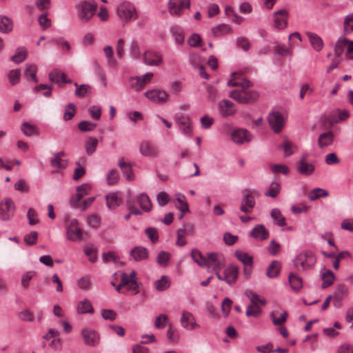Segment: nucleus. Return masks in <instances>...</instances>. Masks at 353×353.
Listing matches in <instances>:
<instances>
[{"label":"nucleus","instance_id":"nucleus-8","mask_svg":"<svg viewBox=\"0 0 353 353\" xmlns=\"http://www.w3.org/2000/svg\"><path fill=\"white\" fill-rule=\"evenodd\" d=\"M190 6V0H170L168 10L171 15L179 17L184 9L189 8Z\"/></svg>","mask_w":353,"mask_h":353},{"label":"nucleus","instance_id":"nucleus-55","mask_svg":"<svg viewBox=\"0 0 353 353\" xmlns=\"http://www.w3.org/2000/svg\"><path fill=\"white\" fill-rule=\"evenodd\" d=\"M261 312L260 307L256 304H250L246 310V316L257 318Z\"/></svg>","mask_w":353,"mask_h":353},{"label":"nucleus","instance_id":"nucleus-52","mask_svg":"<svg viewBox=\"0 0 353 353\" xmlns=\"http://www.w3.org/2000/svg\"><path fill=\"white\" fill-rule=\"evenodd\" d=\"M212 32L215 37H220L230 32V28L228 25L222 24L213 28Z\"/></svg>","mask_w":353,"mask_h":353},{"label":"nucleus","instance_id":"nucleus-34","mask_svg":"<svg viewBox=\"0 0 353 353\" xmlns=\"http://www.w3.org/2000/svg\"><path fill=\"white\" fill-rule=\"evenodd\" d=\"M288 281L292 290L294 291L298 292L303 287L302 279L298 275L293 274L292 272L289 274Z\"/></svg>","mask_w":353,"mask_h":353},{"label":"nucleus","instance_id":"nucleus-21","mask_svg":"<svg viewBox=\"0 0 353 353\" xmlns=\"http://www.w3.org/2000/svg\"><path fill=\"white\" fill-rule=\"evenodd\" d=\"M181 325L186 330H192L199 327L194 316L190 312H183L181 318Z\"/></svg>","mask_w":353,"mask_h":353},{"label":"nucleus","instance_id":"nucleus-37","mask_svg":"<svg viewBox=\"0 0 353 353\" xmlns=\"http://www.w3.org/2000/svg\"><path fill=\"white\" fill-rule=\"evenodd\" d=\"M37 67L34 64L27 65L23 75L28 80H32L34 83L38 82L37 77Z\"/></svg>","mask_w":353,"mask_h":353},{"label":"nucleus","instance_id":"nucleus-43","mask_svg":"<svg viewBox=\"0 0 353 353\" xmlns=\"http://www.w3.org/2000/svg\"><path fill=\"white\" fill-rule=\"evenodd\" d=\"M271 217L276 221L279 226H284L286 225L285 218L282 215L281 211L277 208L272 210L270 213Z\"/></svg>","mask_w":353,"mask_h":353},{"label":"nucleus","instance_id":"nucleus-10","mask_svg":"<svg viewBox=\"0 0 353 353\" xmlns=\"http://www.w3.org/2000/svg\"><path fill=\"white\" fill-rule=\"evenodd\" d=\"M15 205L14 202L7 199L0 203V218L3 221H8L14 216Z\"/></svg>","mask_w":353,"mask_h":353},{"label":"nucleus","instance_id":"nucleus-45","mask_svg":"<svg viewBox=\"0 0 353 353\" xmlns=\"http://www.w3.org/2000/svg\"><path fill=\"white\" fill-rule=\"evenodd\" d=\"M74 84L76 87L75 94L78 97L83 98L91 92V87L88 85L83 84L79 86L77 83Z\"/></svg>","mask_w":353,"mask_h":353},{"label":"nucleus","instance_id":"nucleus-30","mask_svg":"<svg viewBox=\"0 0 353 353\" xmlns=\"http://www.w3.org/2000/svg\"><path fill=\"white\" fill-rule=\"evenodd\" d=\"M334 139V135L333 132L330 131L322 133L319 135L318 139L319 146L321 148L327 147L333 143Z\"/></svg>","mask_w":353,"mask_h":353},{"label":"nucleus","instance_id":"nucleus-17","mask_svg":"<svg viewBox=\"0 0 353 353\" xmlns=\"http://www.w3.org/2000/svg\"><path fill=\"white\" fill-rule=\"evenodd\" d=\"M207 259L210 265L208 267L212 266L215 271H220L225 265V259L223 255H217L213 252L209 253Z\"/></svg>","mask_w":353,"mask_h":353},{"label":"nucleus","instance_id":"nucleus-64","mask_svg":"<svg viewBox=\"0 0 353 353\" xmlns=\"http://www.w3.org/2000/svg\"><path fill=\"white\" fill-rule=\"evenodd\" d=\"M101 316L105 320L113 321L117 319V314L112 310L103 309L101 310Z\"/></svg>","mask_w":353,"mask_h":353},{"label":"nucleus","instance_id":"nucleus-38","mask_svg":"<svg viewBox=\"0 0 353 353\" xmlns=\"http://www.w3.org/2000/svg\"><path fill=\"white\" fill-rule=\"evenodd\" d=\"M12 21L6 16H0V32L8 33L12 30Z\"/></svg>","mask_w":353,"mask_h":353},{"label":"nucleus","instance_id":"nucleus-60","mask_svg":"<svg viewBox=\"0 0 353 353\" xmlns=\"http://www.w3.org/2000/svg\"><path fill=\"white\" fill-rule=\"evenodd\" d=\"M232 301L226 297L223 299L221 305V310L224 316H228L232 307Z\"/></svg>","mask_w":353,"mask_h":353},{"label":"nucleus","instance_id":"nucleus-12","mask_svg":"<svg viewBox=\"0 0 353 353\" xmlns=\"http://www.w3.org/2000/svg\"><path fill=\"white\" fill-rule=\"evenodd\" d=\"M231 139L236 144L248 143L252 139L251 134L245 129H236L231 132Z\"/></svg>","mask_w":353,"mask_h":353},{"label":"nucleus","instance_id":"nucleus-2","mask_svg":"<svg viewBox=\"0 0 353 353\" xmlns=\"http://www.w3.org/2000/svg\"><path fill=\"white\" fill-rule=\"evenodd\" d=\"M244 196L241 200L240 210L242 212L251 213L256 205L255 196L257 191L252 188H245L243 191Z\"/></svg>","mask_w":353,"mask_h":353},{"label":"nucleus","instance_id":"nucleus-54","mask_svg":"<svg viewBox=\"0 0 353 353\" xmlns=\"http://www.w3.org/2000/svg\"><path fill=\"white\" fill-rule=\"evenodd\" d=\"M170 254L165 251H161L159 253L157 258V263L161 266L165 267L168 265L170 261Z\"/></svg>","mask_w":353,"mask_h":353},{"label":"nucleus","instance_id":"nucleus-26","mask_svg":"<svg viewBox=\"0 0 353 353\" xmlns=\"http://www.w3.org/2000/svg\"><path fill=\"white\" fill-rule=\"evenodd\" d=\"M297 170L301 174L310 175L314 170V166L307 161L306 156H303L297 165Z\"/></svg>","mask_w":353,"mask_h":353},{"label":"nucleus","instance_id":"nucleus-14","mask_svg":"<svg viewBox=\"0 0 353 353\" xmlns=\"http://www.w3.org/2000/svg\"><path fill=\"white\" fill-rule=\"evenodd\" d=\"M288 12L286 10H280L274 14V26L276 28L282 30L288 26Z\"/></svg>","mask_w":353,"mask_h":353},{"label":"nucleus","instance_id":"nucleus-24","mask_svg":"<svg viewBox=\"0 0 353 353\" xmlns=\"http://www.w3.org/2000/svg\"><path fill=\"white\" fill-rule=\"evenodd\" d=\"M130 254L137 262L146 260L149 256L148 250L143 246L134 247L130 250Z\"/></svg>","mask_w":353,"mask_h":353},{"label":"nucleus","instance_id":"nucleus-62","mask_svg":"<svg viewBox=\"0 0 353 353\" xmlns=\"http://www.w3.org/2000/svg\"><path fill=\"white\" fill-rule=\"evenodd\" d=\"M145 234L152 243H156L159 240L158 231L155 228H148L145 230Z\"/></svg>","mask_w":353,"mask_h":353},{"label":"nucleus","instance_id":"nucleus-20","mask_svg":"<svg viewBox=\"0 0 353 353\" xmlns=\"http://www.w3.org/2000/svg\"><path fill=\"white\" fill-rule=\"evenodd\" d=\"M82 334L88 345H95L99 341V335L95 330L85 328L82 330Z\"/></svg>","mask_w":353,"mask_h":353},{"label":"nucleus","instance_id":"nucleus-39","mask_svg":"<svg viewBox=\"0 0 353 353\" xmlns=\"http://www.w3.org/2000/svg\"><path fill=\"white\" fill-rule=\"evenodd\" d=\"M234 255L245 266H252L253 259L248 253L237 250L235 252Z\"/></svg>","mask_w":353,"mask_h":353},{"label":"nucleus","instance_id":"nucleus-51","mask_svg":"<svg viewBox=\"0 0 353 353\" xmlns=\"http://www.w3.org/2000/svg\"><path fill=\"white\" fill-rule=\"evenodd\" d=\"M168 322V316L167 314H161L157 316L154 321V326L157 329H163Z\"/></svg>","mask_w":353,"mask_h":353},{"label":"nucleus","instance_id":"nucleus-57","mask_svg":"<svg viewBox=\"0 0 353 353\" xmlns=\"http://www.w3.org/2000/svg\"><path fill=\"white\" fill-rule=\"evenodd\" d=\"M275 53L280 56H290L292 50L285 45L277 44L275 47Z\"/></svg>","mask_w":353,"mask_h":353},{"label":"nucleus","instance_id":"nucleus-1","mask_svg":"<svg viewBox=\"0 0 353 353\" xmlns=\"http://www.w3.org/2000/svg\"><path fill=\"white\" fill-rule=\"evenodd\" d=\"M228 85L236 88L230 92V97L240 103H249L258 98V93L250 89L252 83L239 73H233Z\"/></svg>","mask_w":353,"mask_h":353},{"label":"nucleus","instance_id":"nucleus-40","mask_svg":"<svg viewBox=\"0 0 353 353\" xmlns=\"http://www.w3.org/2000/svg\"><path fill=\"white\" fill-rule=\"evenodd\" d=\"M170 31L175 38V41L179 45H182L184 42V33L181 27L179 26H173Z\"/></svg>","mask_w":353,"mask_h":353},{"label":"nucleus","instance_id":"nucleus-16","mask_svg":"<svg viewBox=\"0 0 353 353\" xmlns=\"http://www.w3.org/2000/svg\"><path fill=\"white\" fill-rule=\"evenodd\" d=\"M139 150L142 155L150 158L157 157L159 153L157 147L148 141L142 142L140 144Z\"/></svg>","mask_w":353,"mask_h":353},{"label":"nucleus","instance_id":"nucleus-53","mask_svg":"<svg viewBox=\"0 0 353 353\" xmlns=\"http://www.w3.org/2000/svg\"><path fill=\"white\" fill-rule=\"evenodd\" d=\"M118 164L125 176H132L135 174L130 165L123 161V159L119 160Z\"/></svg>","mask_w":353,"mask_h":353},{"label":"nucleus","instance_id":"nucleus-48","mask_svg":"<svg viewBox=\"0 0 353 353\" xmlns=\"http://www.w3.org/2000/svg\"><path fill=\"white\" fill-rule=\"evenodd\" d=\"M21 77V70L19 69L11 70L8 74V78L10 83L14 85L19 83Z\"/></svg>","mask_w":353,"mask_h":353},{"label":"nucleus","instance_id":"nucleus-42","mask_svg":"<svg viewBox=\"0 0 353 353\" xmlns=\"http://www.w3.org/2000/svg\"><path fill=\"white\" fill-rule=\"evenodd\" d=\"M77 311L81 314H92L94 312V309L90 302L87 299H84L79 303L77 305Z\"/></svg>","mask_w":353,"mask_h":353},{"label":"nucleus","instance_id":"nucleus-35","mask_svg":"<svg viewBox=\"0 0 353 353\" xmlns=\"http://www.w3.org/2000/svg\"><path fill=\"white\" fill-rule=\"evenodd\" d=\"M191 256L194 261L201 267L209 266L207 258H205L201 252L198 250H192L191 252Z\"/></svg>","mask_w":353,"mask_h":353},{"label":"nucleus","instance_id":"nucleus-63","mask_svg":"<svg viewBox=\"0 0 353 353\" xmlns=\"http://www.w3.org/2000/svg\"><path fill=\"white\" fill-rule=\"evenodd\" d=\"M84 252L85 255L88 257L89 261L92 263H94L97 259V254L96 250L90 247V246H85L84 248Z\"/></svg>","mask_w":353,"mask_h":353},{"label":"nucleus","instance_id":"nucleus-19","mask_svg":"<svg viewBox=\"0 0 353 353\" xmlns=\"http://www.w3.org/2000/svg\"><path fill=\"white\" fill-rule=\"evenodd\" d=\"M219 109L220 114L225 117L236 112L234 104L228 99H223L219 103Z\"/></svg>","mask_w":353,"mask_h":353},{"label":"nucleus","instance_id":"nucleus-7","mask_svg":"<svg viewBox=\"0 0 353 353\" xmlns=\"http://www.w3.org/2000/svg\"><path fill=\"white\" fill-rule=\"evenodd\" d=\"M67 239L71 241H81L83 239V232L75 219L70 221L66 228Z\"/></svg>","mask_w":353,"mask_h":353},{"label":"nucleus","instance_id":"nucleus-28","mask_svg":"<svg viewBox=\"0 0 353 353\" xmlns=\"http://www.w3.org/2000/svg\"><path fill=\"white\" fill-rule=\"evenodd\" d=\"M49 79L51 81L54 82L59 85H61V83H72L71 80L66 79V75L65 73L57 70L50 72L49 74Z\"/></svg>","mask_w":353,"mask_h":353},{"label":"nucleus","instance_id":"nucleus-46","mask_svg":"<svg viewBox=\"0 0 353 353\" xmlns=\"http://www.w3.org/2000/svg\"><path fill=\"white\" fill-rule=\"evenodd\" d=\"M176 200L179 203L180 206L178 207V209L183 213H185L189 211L188 204L185 201V195L181 193H176L175 194Z\"/></svg>","mask_w":353,"mask_h":353},{"label":"nucleus","instance_id":"nucleus-61","mask_svg":"<svg viewBox=\"0 0 353 353\" xmlns=\"http://www.w3.org/2000/svg\"><path fill=\"white\" fill-rule=\"evenodd\" d=\"M97 127V124L90 121H83L79 123L78 128L81 131L88 132L93 130Z\"/></svg>","mask_w":353,"mask_h":353},{"label":"nucleus","instance_id":"nucleus-5","mask_svg":"<svg viewBox=\"0 0 353 353\" xmlns=\"http://www.w3.org/2000/svg\"><path fill=\"white\" fill-rule=\"evenodd\" d=\"M153 77L152 72H147L142 76L130 77L129 78L130 87L135 92H141L152 81Z\"/></svg>","mask_w":353,"mask_h":353},{"label":"nucleus","instance_id":"nucleus-13","mask_svg":"<svg viewBox=\"0 0 353 353\" xmlns=\"http://www.w3.org/2000/svg\"><path fill=\"white\" fill-rule=\"evenodd\" d=\"M67 155L64 152H59L52 154L50 159L51 166L56 170L65 169L68 165Z\"/></svg>","mask_w":353,"mask_h":353},{"label":"nucleus","instance_id":"nucleus-18","mask_svg":"<svg viewBox=\"0 0 353 353\" xmlns=\"http://www.w3.org/2000/svg\"><path fill=\"white\" fill-rule=\"evenodd\" d=\"M239 268L236 265L231 264L224 271V281L228 285H232L237 281Z\"/></svg>","mask_w":353,"mask_h":353},{"label":"nucleus","instance_id":"nucleus-59","mask_svg":"<svg viewBox=\"0 0 353 353\" xmlns=\"http://www.w3.org/2000/svg\"><path fill=\"white\" fill-rule=\"evenodd\" d=\"M130 53L132 58L137 59L139 57L141 51L138 41H132L130 44Z\"/></svg>","mask_w":353,"mask_h":353},{"label":"nucleus","instance_id":"nucleus-6","mask_svg":"<svg viewBox=\"0 0 353 353\" xmlns=\"http://www.w3.org/2000/svg\"><path fill=\"white\" fill-rule=\"evenodd\" d=\"M268 119L271 128L274 132L279 133L283 130L285 119L281 112L278 111L271 112Z\"/></svg>","mask_w":353,"mask_h":353},{"label":"nucleus","instance_id":"nucleus-29","mask_svg":"<svg viewBox=\"0 0 353 353\" xmlns=\"http://www.w3.org/2000/svg\"><path fill=\"white\" fill-rule=\"evenodd\" d=\"M307 36L314 50L319 52L323 49L324 43L319 35L314 32H307Z\"/></svg>","mask_w":353,"mask_h":353},{"label":"nucleus","instance_id":"nucleus-15","mask_svg":"<svg viewBox=\"0 0 353 353\" xmlns=\"http://www.w3.org/2000/svg\"><path fill=\"white\" fill-rule=\"evenodd\" d=\"M143 60L144 63L148 65H159L163 61L159 52L150 50L143 53Z\"/></svg>","mask_w":353,"mask_h":353},{"label":"nucleus","instance_id":"nucleus-11","mask_svg":"<svg viewBox=\"0 0 353 353\" xmlns=\"http://www.w3.org/2000/svg\"><path fill=\"white\" fill-rule=\"evenodd\" d=\"M144 95L147 99L156 103H164L169 98V94L166 92L160 90H148L145 92Z\"/></svg>","mask_w":353,"mask_h":353},{"label":"nucleus","instance_id":"nucleus-27","mask_svg":"<svg viewBox=\"0 0 353 353\" xmlns=\"http://www.w3.org/2000/svg\"><path fill=\"white\" fill-rule=\"evenodd\" d=\"M281 182L279 178L274 179L268 190L265 192V195L268 197L275 198L281 191Z\"/></svg>","mask_w":353,"mask_h":353},{"label":"nucleus","instance_id":"nucleus-4","mask_svg":"<svg viewBox=\"0 0 353 353\" xmlns=\"http://www.w3.org/2000/svg\"><path fill=\"white\" fill-rule=\"evenodd\" d=\"M97 5L94 1H83L79 4L78 17L82 23L88 22L94 16Z\"/></svg>","mask_w":353,"mask_h":353},{"label":"nucleus","instance_id":"nucleus-32","mask_svg":"<svg viewBox=\"0 0 353 353\" xmlns=\"http://www.w3.org/2000/svg\"><path fill=\"white\" fill-rule=\"evenodd\" d=\"M106 204L108 208L115 209L121 203V198L117 192L110 193L105 196Z\"/></svg>","mask_w":353,"mask_h":353},{"label":"nucleus","instance_id":"nucleus-58","mask_svg":"<svg viewBox=\"0 0 353 353\" xmlns=\"http://www.w3.org/2000/svg\"><path fill=\"white\" fill-rule=\"evenodd\" d=\"M270 169L272 172L275 174H288L289 172V169L287 165L280 164V165H272L270 166Z\"/></svg>","mask_w":353,"mask_h":353},{"label":"nucleus","instance_id":"nucleus-3","mask_svg":"<svg viewBox=\"0 0 353 353\" xmlns=\"http://www.w3.org/2000/svg\"><path fill=\"white\" fill-rule=\"evenodd\" d=\"M117 13L119 19L125 22L135 20L137 18L135 7L128 1H124L119 4Z\"/></svg>","mask_w":353,"mask_h":353},{"label":"nucleus","instance_id":"nucleus-36","mask_svg":"<svg viewBox=\"0 0 353 353\" xmlns=\"http://www.w3.org/2000/svg\"><path fill=\"white\" fill-rule=\"evenodd\" d=\"M281 270V263L278 261H273L267 268L266 275L269 278L276 277Z\"/></svg>","mask_w":353,"mask_h":353},{"label":"nucleus","instance_id":"nucleus-9","mask_svg":"<svg viewBox=\"0 0 353 353\" xmlns=\"http://www.w3.org/2000/svg\"><path fill=\"white\" fill-rule=\"evenodd\" d=\"M316 259L312 252H305L300 253L295 259L296 265H300L303 270L311 268L315 263Z\"/></svg>","mask_w":353,"mask_h":353},{"label":"nucleus","instance_id":"nucleus-22","mask_svg":"<svg viewBox=\"0 0 353 353\" xmlns=\"http://www.w3.org/2000/svg\"><path fill=\"white\" fill-rule=\"evenodd\" d=\"M250 235L257 241H263L268 238L269 232L262 224L256 225L250 232Z\"/></svg>","mask_w":353,"mask_h":353},{"label":"nucleus","instance_id":"nucleus-41","mask_svg":"<svg viewBox=\"0 0 353 353\" xmlns=\"http://www.w3.org/2000/svg\"><path fill=\"white\" fill-rule=\"evenodd\" d=\"M28 51L26 48H18L16 53L11 57V60L16 63H19L26 59Z\"/></svg>","mask_w":353,"mask_h":353},{"label":"nucleus","instance_id":"nucleus-31","mask_svg":"<svg viewBox=\"0 0 353 353\" xmlns=\"http://www.w3.org/2000/svg\"><path fill=\"white\" fill-rule=\"evenodd\" d=\"M180 130L184 134L190 135L192 133V127L190 119L188 117H181L177 120Z\"/></svg>","mask_w":353,"mask_h":353},{"label":"nucleus","instance_id":"nucleus-49","mask_svg":"<svg viewBox=\"0 0 353 353\" xmlns=\"http://www.w3.org/2000/svg\"><path fill=\"white\" fill-rule=\"evenodd\" d=\"M347 42V39H340L336 42L334 48V54L336 58L341 57L344 51V49L346 48Z\"/></svg>","mask_w":353,"mask_h":353},{"label":"nucleus","instance_id":"nucleus-44","mask_svg":"<svg viewBox=\"0 0 353 353\" xmlns=\"http://www.w3.org/2000/svg\"><path fill=\"white\" fill-rule=\"evenodd\" d=\"M328 195V192L321 188H314L308 194L310 201H314L319 198L325 197Z\"/></svg>","mask_w":353,"mask_h":353},{"label":"nucleus","instance_id":"nucleus-56","mask_svg":"<svg viewBox=\"0 0 353 353\" xmlns=\"http://www.w3.org/2000/svg\"><path fill=\"white\" fill-rule=\"evenodd\" d=\"M76 113V108L74 104L69 103L65 106V112L63 114V119L65 121H69L72 119Z\"/></svg>","mask_w":353,"mask_h":353},{"label":"nucleus","instance_id":"nucleus-33","mask_svg":"<svg viewBox=\"0 0 353 353\" xmlns=\"http://www.w3.org/2000/svg\"><path fill=\"white\" fill-rule=\"evenodd\" d=\"M137 201L140 208L145 212H149L152 208V202L149 196L145 194H141L137 196Z\"/></svg>","mask_w":353,"mask_h":353},{"label":"nucleus","instance_id":"nucleus-25","mask_svg":"<svg viewBox=\"0 0 353 353\" xmlns=\"http://www.w3.org/2000/svg\"><path fill=\"white\" fill-rule=\"evenodd\" d=\"M321 274L323 281L321 288L323 289L327 288L333 284L335 280V275L330 270H326L325 268H323L321 270Z\"/></svg>","mask_w":353,"mask_h":353},{"label":"nucleus","instance_id":"nucleus-47","mask_svg":"<svg viewBox=\"0 0 353 353\" xmlns=\"http://www.w3.org/2000/svg\"><path fill=\"white\" fill-rule=\"evenodd\" d=\"M155 288L159 291H163L170 287V281L168 276L163 275L161 279L154 282Z\"/></svg>","mask_w":353,"mask_h":353},{"label":"nucleus","instance_id":"nucleus-50","mask_svg":"<svg viewBox=\"0 0 353 353\" xmlns=\"http://www.w3.org/2000/svg\"><path fill=\"white\" fill-rule=\"evenodd\" d=\"M98 145V140L94 137H89L85 143V150L88 155L92 154L95 150Z\"/></svg>","mask_w":353,"mask_h":353},{"label":"nucleus","instance_id":"nucleus-23","mask_svg":"<svg viewBox=\"0 0 353 353\" xmlns=\"http://www.w3.org/2000/svg\"><path fill=\"white\" fill-rule=\"evenodd\" d=\"M348 290L344 284H339L332 295L334 299V305L335 307H339L340 302L347 295Z\"/></svg>","mask_w":353,"mask_h":353}]
</instances>
